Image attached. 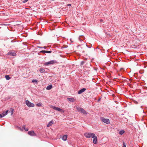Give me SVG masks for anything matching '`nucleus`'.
Wrapping results in <instances>:
<instances>
[{
  "label": "nucleus",
  "mask_w": 147,
  "mask_h": 147,
  "mask_svg": "<svg viewBox=\"0 0 147 147\" xmlns=\"http://www.w3.org/2000/svg\"><path fill=\"white\" fill-rule=\"evenodd\" d=\"M7 54L13 56H15L16 55V53L14 52H9L7 53Z\"/></svg>",
  "instance_id": "9d476101"
},
{
  "label": "nucleus",
  "mask_w": 147,
  "mask_h": 147,
  "mask_svg": "<svg viewBox=\"0 0 147 147\" xmlns=\"http://www.w3.org/2000/svg\"><path fill=\"white\" fill-rule=\"evenodd\" d=\"M28 1V0H24L22 2L23 3H25L27 2Z\"/></svg>",
  "instance_id": "a878e982"
},
{
  "label": "nucleus",
  "mask_w": 147,
  "mask_h": 147,
  "mask_svg": "<svg viewBox=\"0 0 147 147\" xmlns=\"http://www.w3.org/2000/svg\"><path fill=\"white\" fill-rule=\"evenodd\" d=\"M28 134L30 136H36V134L33 131H29L28 132Z\"/></svg>",
  "instance_id": "423d86ee"
},
{
  "label": "nucleus",
  "mask_w": 147,
  "mask_h": 147,
  "mask_svg": "<svg viewBox=\"0 0 147 147\" xmlns=\"http://www.w3.org/2000/svg\"><path fill=\"white\" fill-rule=\"evenodd\" d=\"M38 47L42 48H43V47Z\"/></svg>",
  "instance_id": "72a5a7b5"
},
{
  "label": "nucleus",
  "mask_w": 147,
  "mask_h": 147,
  "mask_svg": "<svg viewBox=\"0 0 147 147\" xmlns=\"http://www.w3.org/2000/svg\"><path fill=\"white\" fill-rule=\"evenodd\" d=\"M134 102L136 104H137L138 103V102H137V101H135V100H134Z\"/></svg>",
  "instance_id": "393cba45"
},
{
  "label": "nucleus",
  "mask_w": 147,
  "mask_h": 147,
  "mask_svg": "<svg viewBox=\"0 0 147 147\" xmlns=\"http://www.w3.org/2000/svg\"><path fill=\"white\" fill-rule=\"evenodd\" d=\"M124 132V130H121L119 132V134L120 135L123 134Z\"/></svg>",
  "instance_id": "412c9836"
},
{
  "label": "nucleus",
  "mask_w": 147,
  "mask_h": 147,
  "mask_svg": "<svg viewBox=\"0 0 147 147\" xmlns=\"http://www.w3.org/2000/svg\"><path fill=\"white\" fill-rule=\"evenodd\" d=\"M3 116V115L2 114L0 115V118H2Z\"/></svg>",
  "instance_id": "cd10ccee"
},
{
  "label": "nucleus",
  "mask_w": 147,
  "mask_h": 147,
  "mask_svg": "<svg viewBox=\"0 0 147 147\" xmlns=\"http://www.w3.org/2000/svg\"><path fill=\"white\" fill-rule=\"evenodd\" d=\"M100 119L102 121L105 123L107 124L110 123L109 120L108 119H105L103 117H101L100 118Z\"/></svg>",
  "instance_id": "20e7f679"
},
{
  "label": "nucleus",
  "mask_w": 147,
  "mask_h": 147,
  "mask_svg": "<svg viewBox=\"0 0 147 147\" xmlns=\"http://www.w3.org/2000/svg\"><path fill=\"white\" fill-rule=\"evenodd\" d=\"M67 99L69 101L71 102H74L75 100V99L74 98H67Z\"/></svg>",
  "instance_id": "ddd939ff"
},
{
  "label": "nucleus",
  "mask_w": 147,
  "mask_h": 147,
  "mask_svg": "<svg viewBox=\"0 0 147 147\" xmlns=\"http://www.w3.org/2000/svg\"><path fill=\"white\" fill-rule=\"evenodd\" d=\"M39 71L41 73H43L45 71V69L41 68L40 69Z\"/></svg>",
  "instance_id": "dca6fc26"
},
{
  "label": "nucleus",
  "mask_w": 147,
  "mask_h": 147,
  "mask_svg": "<svg viewBox=\"0 0 147 147\" xmlns=\"http://www.w3.org/2000/svg\"><path fill=\"white\" fill-rule=\"evenodd\" d=\"M100 22H101L103 21V20H100Z\"/></svg>",
  "instance_id": "473e14b6"
},
{
  "label": "nucleus",
  "mask_w": 147,
  "mask_h": 147,
  "mask_svg": "<svg viewBox=\"0 0 147 147\" xmlns=\"http://www.w3.org/2000/svg\"><path fill=\"white\" fill-rule=\"evenodd\" d=\"M36 105L38 107H40L41 106L42 104L41 103H39L38 104H36Z\"/></svg>",
  "instance_id": "aec40b11"
},
{
  "label": "nucleus",
  "mask_w": 147,
  "mask_h": 147,
  "mask_svg": "<svg viewBox=\"0 0 147 147\" xmlns=\"http://www.w3.org/2000/svg\"><path fill=\"white\" fill-rule=\"evenodd\" d=\"M6 79L7 80H9L10 79V77L9 75H6L5 76Z\"/></svg>",
  "instance_id": "a211bd4d"
},
{
  "label": "nucleus",
  "mask_w": 147,
  "mask_h": 147,
  "mask_svg": "<svg viewBox=\"0 0 147 147\" xmlns=\"http://www.w3.org/2000/svg\"><path fill=\"white\" fill-rule=\"evenodd\" d=\"M51 108H53V109H54L55 110H56V111H59L61 112H63V113L64 112V110L62 109H61L58 107H56L54 106H51Z\"/></svg>",
  "instance_id": "7ed1b4c3"
},
{
  "label": "nucleus",
  "mask_w": 147,
  "mask_h": 147,
  "mask_svg": "<svg viewBox=\"0 0 147 147\" xmlns=\"http://www.w3.org/2000/svg\"><path fill=\"white\" fill-rule=\"evenodd\" d=\"M53 120H51L50 121L49 123L47 125V127H49L51 126L53 123Z\"/></svg>",
  "instance_id": "9b49d317"
},
{
  "label": "nucleus",
  "mask_w": 147,
  "mask_h": 147,
  "mask_svg": "<svg viewBox=\"0 0 147 147\" xmlns=\"http://www.w3.org/2000/svg\"><path fill=\"white\" fill-rule=\"evenodd\" d=\"M47 47H46V46H44V47H43V48H44V49H46Z\"/></svg>",
  "instance_id": "7c9ffc66"
},
{
  "label": "nucleus",
  "mask_w": 147,
  "mask_h": 147,
  "mask_svg": "<svg viewBox=\"0 0 147 147\" xmlns=\"http://www.w3.org/2000/svg\"><path fill=\"white\" fill-rule=\"evenodd\" d=\"M32 82L33 83H34V82L37 83L38 82V80H36L34 79L32 80Z\"/></svg>",
  "instance_id": "4be33fe9"
},
{
  "label": "nucleus",
  "mask_w": 147,
  "mask_h": 147,
  "mask_svg": "<svg viewBox=\"0 0 147 147\" xmlns=\"http://www.w3.org/2000/svg\"><path fill=\"white\" fill-rule=\"evenodd\" d=\"M20 130H21V131L22 130L21 128H20Z\"/></svg>",
  "instance_id": "f704fd0d"
},
{
  "label": "nucleus",
  "mask_w": 147,
  "mask_h": 147,
  "mask_svg": "<svg viewBox=\"0 0 147 147\" xmlns=\"http://www.w3.org/2000/svg\"><path fill=\"white\" fill-rule=\"evenodd\" d=\"M26 104L29 107H33L34 106V105L33 103L30 102L28 100L26 101Z\"/></svg>",
  "instance_id": "39448f33"
},
{
  "label": "nucleus",
  "mask_w": 147,
  "mask_h": 147,
  "mask_svg": "<svg viewBox=\"0 0 147 147\" xmlns=\"http://www.w3.org/2000/svg\"><path fill=\"white\" fill-rule=\"evenodd\" d=\"M86 90V89L85 88H82L78 92V94H80L84 92Z\"/></svg>",
  "instance_id": "0eeeda50"
},
{
  "label": "nucleus",
  "mask_w": 147,
  "mask_h": 147,
  "mask_svg": "<svg viewBox=\"0 0 147 147\" xmlns=\"http://www.w3.org/2000/svg\"><path fill=\"white\" fill-rule=\"evenodd\" d=\"M71 5V4H68L67 5V6H70Z\"/></svg>",
  "instance_id": "2f4dec72"
},
{
  "label": "nucleus",
  "mask_w": 147,
  "mask_h": 147,
  "mask_svg": "<svg viewBox=\"0 0 147 147\" xmlns=\"http://www.w3.org/2000/svg\"><path fill=\"white\" fill-rule=\"evenodd\" d=\"M75 107L76 108V109L78 112L82 113L84 114H87V112L82 108H80L76 106H75Z\"/></svg>",
  "instance_id": "f257e3e1"
},
{
  "label": "nucleus",
  "mask_w": 147,
  "mask_h": 147,
  "mask_svg": "<svg viewBox=\"0 0 147 147\" xmlns=\"http://www.w3.org/2000/svg\"><path fill=\"white\" fill-rule=\"evenodd\" d=\"M8 111H9L8 110H7L5 111V114H6V115L7 114Z\"/></svg>",
  "instance_id": "bb28decb"
},
{
  "label": "nucleus",
  "mask_w": 147,
  "mask_h": 147,
  "mask_svg": "<svg viewBox=\"0 0 147 147\" xmlns=\"http://www.w3.org/2000/svg\"><path fill=\"white\" fill-rule=\"evenodd\" d=\"M67 135L63 136L62 138V140L64 141H66L67 140Z\"/></svg>",
  "instance_id": "4468645a"
},
{
  "label": "nucleus",
  "mask_w": 147,
  "mask_h": 147,
  "mask_svg": "<svg viewBox=\"0 0 147 147\" xmlns=\"http://www.w3.org/2000/svg\"><path fill=\"white\" fill-rule=\"evenodd\" d=\"M53 63H54V61H51L49 62H48L45 63V65H48L49 64H53Z\"/></svg>",
  "instance_id": "f8f14e48"
},
{
  "label": "nucleus",
  "mask_w": 147,
  "mask_h": 147,
  "mask_svg": "<svg viewBox=\"0 0 147 147\" xmlns=\"http://www.w3.org/2000/svg\"><path fill=\"white\" fill-rule=\"evenodd\" d=\"M52 87V85H50L47 86L46 88L47 90H49L51 89Z\"/></svg>",
  "instance_id": "2eb2a0df"
},
{
  "label": "nucleus",
  "mask_w": 147,
  "mask_h": 147,
  "mask_svg": "<svg viewBox=\"0 0 147 147\" xmlns=\"http://www.w3.org/2000/svg\"><path fill=\"white\" fill-rule=\"evenodd\" d=\"M84 62H83V61H82V62H81V65H83V64H84Z\"/></svg>",
  "instance_id": "c85d7f7f"
},
{
  "label": "nucleus",
  "mask_w": 147,
  "mask_h": 147,
  "mask_svg": "<svg viewBox=\"0 0 147 147\" xmlns=\"http://www.w3.org/2000/svg\"><path fill=\"white\" fill-rule=\"evenodd\" d=\"M22 128L23 129L26 131H27L28 130V129L27 128L25 127V125H23L22 126Z\"/></svg>",
  "instance_id": "f3484780"
},
{
  "label": "nucleus",
  "mask_w": 147,
  "mask_h": 147,
  "mask_svg": "<svg viewBox=\"0 0 147 147\" xmlns=\"http://www.w3.org/2000/svg\"><path fill=\"white\" fill-rule=\"evenodd\" d=\"M13 110H14L13 109H10V112L11 113V115H12L13 114Z\"/></svg>",
  "instance_id": "6ab92c4d"
},
{
  "label": "nucleus",
  "mask_w": 147,
  "mask_h": 147,
  "mask_svg": "<svg viewBox=\"0 0 147 147\" xmlns=\"http://www.w3.org/2000/svg\"><path fill=\"white\" fill-rule=\"evenodd\" d=\"M97 137L95 136H94L92 138H93V142L94 144H96L97 143Z\"/></svg>",
  "instance_id": "1a4fd4ad"
},
{
  "label": "nucleus",
  "mask_w": 147,
  "mask_h": 147,
  "mask_svg": "<svg viewBox=\"0 0 147 147\" xmlns=\"http://www.w3.org/2000/svg\"><path fill=\"white\" fill-rule=\"evenodd\" d=\"M123 147H126V144L124 142H123Z\"/></svg>",
  "instance_id": "5701e85b"
},
{
  "label": "nucleus",
  "mask_w": 147,
  "mask_h": 147,
  "mask_svg": "<svg viewBox=\"0 0 147 147\" xmlns=\"http://www.w3.org/2000/svg\"><path fill=\"white\" fill-rule=\"evenodd\" d=\"M2 114V115L3 116V117L5 116L6 115V114H5V112H3Z\"/></svg>",
  "instance_id": "b1692460"
},
{
  "label": "nucleus",
  "mask_w": 147,
  "mask_h": 147,
  "mask_svg": "<svg viewBox=\"0 0 147 147\" xmlns=\"http://www.w3.org/2000/svg\"><path fill=\"white\" fill-rule=\"evenodd\" d=\"M80 37H84V36H80V37L79 38V39H80V40H81L80 38Z\"/></svg>",
  "instance_id": "c756f323"
},
{
  "label": "nucleus",
  "mask_w": 147,
  "mask_h": 147,
  "mask_svg": "<svg viewBox=\"0 0 147 147\" xmlns=\"http://www.w3.org/2000/svg\"><path fill=\"white\" fill-rule=\"evenodd\" d=\"M40 53H52V51H40Z\"/></svg>",
  "instance_id": "6e6552de"
},
{
  "label": "nucleus",
  "mask_w": 147,
  "mask_h": 147,
  "mask_svg": "<svg viewBox=\"0 0 147 147\" xmlns=\"http://www.w3.org/2000/svg\"><path fill=\"white\" fill-rule=\"evenodd\" d=\"M84 136L87 138H93L95 135L92 133H84Z\"/></svg>",
  "instance_id": "f03ea898"
}]
</instances>
